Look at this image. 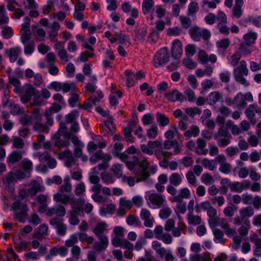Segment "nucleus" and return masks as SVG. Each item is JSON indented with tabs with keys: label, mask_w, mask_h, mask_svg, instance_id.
<instances>
[{
	"label": "nucleus",
	"mask_w": 261,
	"mask_h": 261,
	"mask_svg": "<svg viewBox=\"0 0 261 261\" xmlns=\"http://www.w3.org/2000/svg\"><path fill=\"white\" fill-rule=\"evenodd\" d=\"M126 166L129 170L134 169V173L137 177L136 181L137 182L145 181L148 178L150 174H154L156 168L154 166H149V163L146 159L139 162V168L136 169V163L132 161H127L126 162Z\"/></svg>",
	"instance_id": "1"
},
{
	"label": "nucleus",
	"mask_w": 261,
	"mask_h": 261,
	"mask_svg": "<svg viewBox=\"0 0 261 261\" xmlns=\"http://www.w3.org/2000/svg\"><path fill=\"white\" fill-rule=\"evenodd\" d=\"M248 74L247 63L245 61H241L238 65L234 68L233 75L236 81L245 87H248L249 83L244 77Z\"/></svg>",
	"instance_id": "2"
},
{
	"label": "nucleus",
	"mask_w": 261,
	"mask_h": 261,
	"mask_svg": "<svg viewBox=\"0 0 261 261\" xmlns=\"http://www.w3.org/2000/svg\"><path fill=\"white\" fill-rule=\"evenodd\" d=\"M254 214V208L248 206L242 208L239 211V215L237 216L233 220V223L236 225H248L250 223L249 218Z\"/></svg>",
	"instance_id": "3"
},
{
	"label": "nucleus",
	"mask_w": 261,
	"mask_h": 261,
	"mask_svg": "<svg viewBox=\"0 0 261 261\" xmlns=\"http://www.w3.org/2000/svg\"><path fill=\"white\" fill-rule=\"evenodd\" d=\"M214 139L218 146L225 147L230 144L232 136L224 126H220L217 132L214 135Z\"/></svg>",
	"instance_id": "4"
},
{
	"label": "nucleus",
	"mask_w": 261,
	"mask_h": 261,
	"mask_svg": "<svg viewBox=\"0 0 261 261\" xmlns=\"http://www.w3.org/2000/svg\"><path fill=\"white\" fill-rule=\"evenodd\" d=\"M12 207L14 213V218L21 222H24L28 217V205L16 201L12 204Z\"/></svg>",
	"instance_id": "5"
},
{
	"label": "nucleus",
	"mask_w": 261,
	"mask_h": 261,
	"mask_svg": "<svg viewBox=\"0 0 261 261\" xmlns=\"http://www.w3.org/2000/svg\"><path fill=\"white\" fill-rule=\"evenodd\" d=\"M170 55L167 47L160 49L153 58V65L155 67H159L166 64L169 60Z\"/></svg>",
	"instance_id": "6"
},
{
	"label": "nucleus",
	"mask_w": 261,
	"mask_h": 261,
	"mask_svg": "<svg viewBox=\"0 0 261 261\" xmlns=\"http://www.w3.org/2000/svg\"><path fill=\"white\" fill-rule=\"evenodd\" d=\"M31 19L29 17L24 18V22L22 24V28L20 31V40L23 44L30 41L32 34L30 29Z\"/></svg>",
	"instance_id": "7"
},
{
	"label": "nucleus",
	"mask_w": 261,
	"mask_h": 261,
	"mask_svg": "<svg viewBox=\"0 0 261 261\" xmlns=\"http://www.w3.org/2000/svg\"><path fill=\"white\" fill-rule=\"evenodd\" d=\"M216 20L218 23L217 28L219 32L224 35H228L229 34V28L227 26V18L226 15L222 11H219L216 16Z\"/></svg>",
	"instance_id": "8"
},
{
	"label": "nucleus",
	"mask_w": 261,
	"mask_h": 261,
	"mask_svg": "<svg viewBox=\"0 0 261 261\" xmlns=\"http://www.w3.org/2000/svg\"><path fill=\"white\" fill-rule=\"evenodd\" d=\"M162 141L159 140H156L153 141H148L147 145H141V149L143 153L151 155L153 154L155 150L159 149L162 148Z\"/></svg>",
	"instance_id": "9"
},
{
	"label": "nucleus",
	"mask_w": 261,
	"mask_h": 261,
	"mask_svg": "<svg viewBox=\"0 0 261 261\" xmlns=\"http://www.w3.org/2000/svg\"><path fill=\"white\" fill-rule=\"evenodd\" d=\"M85 203V200L83 198H75L74 197H70L68 204L71 205V210L69 211L80 213L83 212Z\"/></svg>",
	"instance_id": "10"
},
{
	"label": "nucleus",
	"mask_w": 261,
	"mask_h": 261,
	"mask_svg": "<svg viewBox=\"0 0 261 261\" xmlns=\"http://www.w3.org/2000/svg\"><path fill=\"white\" fill-rule=\"evenodd\" d=\"M148 199L152 205L160 208L166 203L164 197L158 193H152L148 195Z\"/></svg>",
	"instance_id": "11"
},
{
	"label": "nucleus",
	"mask_w": 261,
	"mask_h": 261,
	"mask_svg": "<svg viewBox=\"0 0 261 261\" xmlns=\"http://www.w3.org/2000/svg\"><path fill=\"white\" fill-rule=\"evenodd\" d=\"M34 156L38 158L41 162H46L47 165L49 168H55L57 166L56 160L52 158L47 152H44L42 153L37 152L34 154Z\"/></svg>",
	"instance_id": "12"
},
{
	"label": "nucleus",
	"mask_w": 261,
	"mask_h": 261,
	"mask_svg": "<svg viewBox=\"0 0 261 261\" xmlns=\"http://www.w3.org/2000/svg\"><path fill=\"white\" fill-rule=\"evenodd\" d=\"M66 213V208L62 204H59L53 207L48 208L45 213L47 217H52L56 215L57 217H64Z\"/></svg>",
	"instance_id": "13"
},
{
	"label": "nucleus",
	"mask_w": 261,
	"mask_h": 261,
	"mask_svg": "<svg viewBox=\"0 0 261 261\" xmlns=\"http://www.w3.org/2000/svg\"><path fill=\"white\" fill-rule=\"evenodd\" d=\"M216 161L220 164L219 170L223 173L228 174L231 171V165L226 162V158L223 154H219L216 158Z\"/></svg>",
	"instance_id": "14"
},
{
	"label": "nucleus",
	"mask_w": 261,
	"mask_h": 261,
	"mask_svg": "<svg viewBox=\"0 0 261 261\" xmlns=\"http://www.w3.org/2000/svg\"><path fill=\"white\" fill-rule=\"evenodd\" d=\"M20 53L21 49L18 46L13 47L4 50L5 56L8 58L11 63H14L16 61Z\"/></svg>",
	"instance_id": "15"
},
{
	"label": "nucleus",
	"mask_w": 261,
	"mask_h": 261,
	"mask_svg": "<svg viewBox=\"0 0 261 261\" xmlns=\"http://www.w3.org/2000/svg\"><path fill=\"white\" fill-rule=\"evenodd\" d=\"M61 130L57 132L53 137L54 145L59 149L68 147L70 142L68 139H63L61 136Z\"/></svg>",
	"instance_id": "16"
},
{
	"label": "nucleus",
	"mask_w": 261,
	"mask_h": 261,
	"mask_svg": "<svg viewBox=\"0 0 261 261\" xmlns=\"http://www.w3.org/2000/svg\"><path fill=\"white\" fill-rule=\"evenodd\" d=\"M208 103L211 106H214L217 102L224 101L223 94L219 91H214L209 93L207 97Z\"/></svg>",
	"instance_id": "17"
},
{
	"label": "nucleus",
	"mask_w": 261,
	"mask_h": 261,
	"mask_svg": "<svg viewBox=\"0 0 261 261\" xmlns=\"http://www.w3.org/2000/svg\"><path fill=\"white\" fill-rule=\"evenodd\" d=\"M165 97L171 102L182 101L184 99L183 94L176 89L168 91L165 93Z\"/></svg>",
	"instance_id": "18"
},
{
	"label": "nucleus",
	"mask_w": 261,
	"mask_h": 261,
	"mask_svg": "<svg viewBox=\"0 0 261 261\" xmlns=\"http://www.w3.org/2000/svg\"><path fill=\"white\" fill-rule=\"evenodd\" d=\"M206 140L203 138H199L196 141L195 153L198 155H206L208 153V149H205Z\"/></svg>",
	"instance_id": "19"
},
{
	"label": "nucleus",
	"mask_w": 261,
	"mask_h": 261,
	"mask_svg": "<svg viewBox=\"0 0 261 261\" xmlns=\"http://www.w3.org/2000/svg\"><path fill=\"white\" fill-rule=\"evenodd\" d=\"M108 225L105 222H98L92 229L93 233L97 237H107L104 232L107 230Z\"/></svg>",
	"instance_id": "20"
},
{
	"label": "nucleus",
	"mask_w": 261,
	"mask_h": 261,
	"mask_svg": "<svg viewBox=\"0 0 261 261\" xmlns=\"http://www.w3.org/2000/svg\"><path fill=\"white\" fill-rule=\"evenodd\" d=\"M98 238L99 241L94 243L92 245V248L93 249L98 252H101L106 250L107 248L109 245V240L107 237H103Z\"/></svg>",
	"instance_id": "21"
},
{
	"label": "nucleus",
	"mask_w": 261,
	"mask_h": 261,
	"mask_svg": "<svg viewBox=\"0 0 261 261\" xmlns=\"http://www.w3.org/2000/svg\"><path fill=\"white\" fill-rule=\"evenodd\" d=\"M140 218L144 221V225L148 227H151L153 224V218L151 217V213L146 208L141 210Z\"/></svg>",
	"instance_id": "22"
},
{
	"label": "nucleus",
	"mask_w": 261,
	"mask_h": 261,
	"mask_svg": "<svg viewBox=\"0 0 261 261\" xmlns=\"http://www.w3.org/2000/svg\"><path fill=\"white\" fill-rule=\"evenodd\" d=\"M171 53L173 57L177 58L182 54V45L178 39L174 40L172 44Z\"/></svg>",
	"instance_id": "23"
},
{
	"label": "nucleus",
	"mask_w": 261,
	"mask_h": 261,
	"mask_svg": "<svg viewBox=\"0 0 261 261\" xmlns=\"http://www.w3.org/2000/svg\"><path fill=\"white\" fill-rule=\"evenodd\" d=\"M44 190V186L36 180H33L30 183V188L28 189L29 194L31 196H35L38 192H42Z\"/></svg>",
	"instance_id": "24"
},
{
	"label": "nucleus",
	"mask_w": 261,
	"mask_h": 261,
	"mask_svg": "<svg viewBox=\"0 0 261 261\" xmlns=\"http://www.w3.org/2000/svg\"><path fill=\"white\" fill-rule=\"evenodd\" d=\"M112 158L110 154H103L101 150H99L93 154L89 159L91 163L95 164L99 160H102L105 161H109Z\"/></svg>",
	"instance_id": "25"
},
{
	"label": "nucleus",
	"mask_w": 261,
	"mask_h": 261,
	"mask_svg": "<svg viewBox=\"0 0 261 261\" xmlns=\"http://www.w3.org/2000/svg\"><path fill=\"white\" fill-rule=\"evenodd\" d=\"M243 5V0H235L234 6L232 10V15L234 18L239 19L243 15L242 7Z\"/></svg>",
	"instance_id": "26"
},
{
	"label": "nucleus",
	"mask_w": 261,
	"mask_h": 261,
	"mask_svg": "<svg viewBox=\"0 0 261 261\" xmlns=\"http://www.w3.org/2000/svg\"><path fill=\"white\" fill-rule=\"evenodd\" d=\"M191 193L189 189L187 188H183L180 189L178 195L170 199L171 201H180L183 199H188L190 197Z\"/></svg>",
	"instance_id": "27"
},
{
	"label": "nucleus",
	"mask_w": 261,
	"mask_h": 261,
	"mask_svg": "<svg viewBox=\"0 0 261 261\" xmlns=\"http://www.w3.org/2000/svg\"><path fill=\"white\" fill-rule=\"evenodd\" d=\"M256 108V104L250 105L245 110V114L248 119L249 120L250 123L252 124H255L257 122V120L255 118V113L254 112V108Z\"/></svg>",
	"instance_id": "28"
},
{
	"label": "nucleus",
	"mask_w": 261,
	"mask_h": 261,
	"mask_svg": "<svg viewBox=\"0 0 261 261\" xmlns=\"http://www.w3.org/2000/svg\"><path fill=\"white\" fill-rule=\"evenodd\" d=\"M63 192H59L53 195L54 201L56 203L60 202L63 204H67L69 202L70 196L65 195Z\"/></svg>",
	"instance_id": "29"
},
{
	"label": "nucleus",
	"mask_w": 261,
	"mask_h": 261,
	"mask_svg": "<svg viewBox=\"0 0 261 261\" xmlns=\"http://www.w3.org/2000/svg\"><path fill=\"white\" fill-rule=\"evenodd\" d=\"M24 153L23 151H14L7 158V162L9 163L14 164L19 162L22 158V154Z\"/></svg>",
	"instance_id": "30"
},
{
	"label": "nucleus",
	"mask_w": 261,
	"mask_h": 261,
	"mask_svg": "<svg viewBox=\"0 0 261 261\" xmlns=\"http://www.w3.org/2000/svg\"><path fill=\"white\" fill-rule=\"evenodd\" d=\"M35 89L32 86L27 88L24 93L21 96V101L23 103H26L31 100L32 96L35 94Z\"/></svg>",
	"instance_id": "31"
},
{
	"label": "nucleus",
	"mask_w": 261,
	"mask_h": 261,
	"mask_svg": "<svg viewBox=\"0 0 261 261\" xmlns=\"http://www.w3.org/2000/svg\"><path fill=\"white\" fill-rule=\"evenodd\" d=\"M200 133L199 128L196 125H192L189 129L186 130L184 133V136L187 139H189L191 137H197Z\"/></svg>",
	"instance_id": "32"
},
{
	"label": "nucleus",
	"mask_w": 261,
	"mask_h": 261,
	"mask_svg": "<svg viewBox=\"0 0 261 261\" xmlns=\"http://www.w3.org/2000/svg\"><path fill=\"white\" fill-rule=\"evenodd\" d=\"M214 241L216 243L224 244L226 240L224 238V232L220 229L215 228L213 230Z\"/></svg>",
	"instance_id": "33"
},
{
	"label": "nucleus",
	"mask_w": 261,
	"mask_h": 261,
	"mask_svg": "<svg viewBox=\"0 0 261 261\" xmlns=\"http://www.w3.org/2000/svg\"><path fill=\"white\" fill-rule=\"evenodd\" d=\"M257 37V33L253 32H249L245 34L243 36L245 44L248 46L254 44Z\"/></svg>",
	"instance_id": "34"
},
{
	"label": "nucleus",
	"mask_w": 261,
	"mask_h": 261,
	"mask_svg": "<svg viewBox=\"0 0 261 261\" xmlns=\"http://www.w3.org/2000/svg\"><path fill=\"white\" fill-rule=\"evenodd\" d=\"M201 28L198 26L191 28L189 30V34L194 41H200V33Z\"/></svg>",
	"instance_id": "35"
},
{
	"label": "nucleus",
	"mask_w": 261,
	"mask_h": 261,
	"mask_svg": "<svg viewBox=\"0 0 261 261\" xmlns=\"http://www.w3.org/2000/svg\"><path fill=\"white\" fill-rule=\"evenodd\" d=\"M170 184L177 187L181 184L182 180V176L178 173L171 174L169 178Z\"/></svg>",
	"instance_id": "36"
},
{
	"label": "nucleus",
	"mask_w": 261,
	"mask_h": 261,
	"mask_svg": "<svg viewBox=\"0 0 261 261\" xmlns=\"http://www.w3.org/2000/svg\"><path fill=\"white\" fill-rule=\"evenodd\" d=\"M72 185L69 176H66L63 180V184L59 187V191L61 192L69 193L71 191Z\"/></svg>",
	"instance_id": "37"
},
{
	"label": "nucleus",
	"mask_w": 261,
	"mask_h": 261,
	"mask_svg": "<svg viewBox=\"0 0 261 261\" xmlns=\"http://www.w3.org/2000/svg\"><path fill=\"white\" fill-rule=\"evenodd\" d=\"M152 248L161 257H163L166 254V250L157 241H154L152 242Z\"/></svg>",
	"instance_id": "38"
},
{
	"label": "nucleus",
	"mask_w": 261,
	"mask_h": 261,
	"mask_svg": "<svg viewBox=\"0 0 261 261\" xmlns=\"http://www.w3.org/2000/svg\"><path fill=\"white\" fill-rule=\"evenodd\" d=\"M186 229V225L183 222L178 223L177 227H174L171 230L172 234L174 237H179L182 232H184Z\"/></svg>",
	"instance_id": "39"
},
{
	"label": "nucleus",
	"mask_w": 261,
	"mask_h": 261,
	"mask_svg": "<svg viewBox=\"0 0 261 261\" xmlns=\"http://www.w3.org/2000/svg\"><path fill=\"white\" fill-rule=\"evenodd\" d=\"M188 223L190 225H197L201 224V218L199 216L193 213H188L187 215Z\"/></svg>",
	"instance_id": "40"
},
{
	"label": "nucleus",
	"mask_w": 261,
	"mask_h": 261,
	"mask_svg": "<svg viewBox=\"0 0 261 261\" xmlns=\"http://www.w3.org/2000/svg\"><path fill=\"white\" fill-rule=\"evenodd\" d=\"M232 182H231L228 178H224L220 181L221 187L220 190L223 194H226L228 191V189H230Z\"/></svg>",
	"instance_id": "41"
},
{
	"label": "nucleus",
	"mask_w": 261,
	"mask_h": 261,
	"mask_svg": "<svg viewBox=\"0 0 261 261\" xmlns=\"http://www.w3.org/2000/svg\"><path fill=\"white\" fill-rule=\"evenodd\" d=\"M154 6L153 0H143L142 3V12L145 15L148 14Z\"/></svg>",
	"instance_id": "42"
},
{
	"label": "nucleus",
	"mask_w": 261,
	"mask_h": 261,
	"mask_svg": "<svg viewBox=\"0 0 261 261\" xmlns=\"http://www.w3.org/2000/svg\"><path fill=\"white\" fill-rule=\"evenodd\" d=\"M156 119L160 126L162 127H165L169 124V119L165 115L161 113H156Z\"/></svg>",
	"instance_id": "43"
},
{
	"label": "nucleus",
	"mask_w": 261,
	"mask_h": 261,
	"mask_svg": "<svg viewBox=\"0 0 261 261\" xmlns=\"http://www.w3.org/2000/svg\"><path fill=\"white\" fill-rule=\"evenodd\" d=\"M199 10V5L196 2H191L188 7L187 14L188 16H192L195 15Z\"/></svg>",
	"instance_id": "44"
},
{
	"label": "nucleus",
	"mask_w": 261,
	"mask_h": 261,
	"mask_svg": "<svg viewBox=\"0 0 261 261\" xmlns=\"http://www.w3.org/2000/svg\"><path fill=\"white\" fill-rule=\"evenodd\" d=\"M190 259L191 261H212L208 253H204L202 254H196L191 255Z\"/></svg>",
	"instance_id": "45"
},
{
	"label": "nucleus",
	"mask_w": 261,
	"mask_h": 261,
	"mask_svg": "<svg viewBox=\"0 0 261 261\" xmlns=\"http://www.w3.org/2000/svg\"><path fill=\"white\" fill-rule=\"evenodd\" d=\"M69 223L71 225H76L79 224L80 219L77 216L80 215V213L68 211Z\"/></svg>",
	"instance_id": "46"
},
{
	"label": "nucleus",
	"mask_w": 261,
	"mask_h": 261,
	"mask_svg": "<svg viewBox=\"0 0 261 261\" xmlns=\"http://www.w3.org/2000/svg\"><path fill=\"white\" fill-rule=\"evenodd\" d=\"M16 181L15 174L13 172L8 173L3 178V183L8 187Z\"/></svg>",
	"instance_id": "47"
},
{
	"label": "nucleus",
	"mask_w": 261,
	"mask_h": 261,
	"mask_svg": "<svg viewBox=\"0 0 261 261\" xmlns=\"http://www.w3.org/2000/svg\"><path fill=\"white\" fill-rule=\"evenodd\" d=\"M33 96L34 97L30 102L31 106L32 107L40 106L42 103L43 100L40 95L39 92L35 90V93Z\"/></svg>",
	"instance_id": "48"
},
{
	"label": "nucleus",
	"mask_w": 261,
	"mask_h": 261,
	"mask_svg": "<svg viewBox=\"0 0 261 261\" xmlns=\"http://www.w3.org/2000/svg\"><path fill=\"white\" fill-rule=\"evenodd\" d=\"M158 127L156 124H153L147 130V136L149 139H155L158 134Z\"/></svg>",
	"instance_id": "49"
},
{
	"label": "nucleus",
	"mask_w": 261,
	"mask_h": 261,
	"mask_svg": "<svg viewBox=\"0 0 261 261\" xmlns=\"http://www.w3.org/2000/svg\"><path fill=\"white\" fill-rule=\"evenodd\" d=\"M175 134H178L177 127L175 125H171L170 129L165 133V137L168 140H171L174 137Z\"/></svg>",
	"instance_id": "50"
},
{
	"label": "nucleus",
	"mask_w": 261,
	"mask_h": 261,
	"mask_svg": "<svg viewBox=\"0 0 261 261\" xmlns=\"http://www.w3.org/2000/svg\"><path fill=\"white\" fill-rule=\"evenodd\" d=\"M79 240L81 242H86L87 244H92L94 242V238L91 236H88L87 234L84 232H80L78 234Z\"/></svg>",
	"instance_id": "51"
},
{
	"label": "nucleus",
	"mask_w": 261,
	"mask_h": 261,
	"mask_svg": "<svg viewBox=\"0 0 261 261\" xmlns=\"http://www.w3.org/2000/svg\"><path fill=\"white\" fill-rule=\"evenodd\" d=\"M234 103L239 107H245L247 105L244 94L242 93H238L234 97Z\"/></svg>",
	"instance_id": "52"
},
{
	"label": "nucleus",
	"mask_w": 261,
	"mask_h": 261,
	"mask_svg": "<svg viewBox=\"0 0 261 261\" xmlns=\"http://www.w3.org/2000/svg\"><path fill=\"white\" fill-rule=\"evenodd\" d=\"M47 231L48 227L47 225L42 224L39 226L37 233L35 234V237L38 239H41L47 234Z\"/></svg>",
	"instance_id": "53"
},
{
	"label": "nucleus",
	"mask_w": 261,
	"mask_h": 261,
	"mask_svg": "<svg viewBox=\"0 0 261 261\" xmlns=\"http://www.w3.org/2000/svg\"><path fill=\"white\" fill-rule=\"evenodd\" d=\"M102 181L106 184H112L114 183V179L113 176L107 172H102L100 175Z\"/></svg>",
	"instance_id": "54"
},
{
	"label": "nucleus",
	"mask_w": 261,
	"mask_h": 261,
	"mask_svg": "<svg viewBox=\"0 0 261 261\" xmlns=\"http://www.w3.org/2000/svg\"><path fill=\"white\" fill-rule=\"evenodd\" d=\"M122 166L120 164H114L112 166L111 170L113 172L114 175L117 177H120L122 175Z\"/></svg>",
	"instance_id": "55"
},
{
	"label": "nucleus",
	"mask_w": 261,
	"mask_h": 261,
	"mask_svg": "<svg viewBox=\"0 0 261 261\" xmlns=\"http://www.w3.org/2000/svg\"><path fill=\"white\" fill-rule=\"evenodd\" d=\"M32 121L38 122L41 120V115L40 114V109L37 108L34 109L31 112V115H30Z\"/></svg>",
	"instance_id": "56"
},
{
	"label": "nucleus",
	"mask_w": 261,
	"mask_h": 261,
	"mask_svg": "<svg viewBox=\"0 0 261 261\" xmlns=\"http://www.w3.org/2000/svg\"><path fill=\"white\" fill-rule=\"evenodd\" d=\"M119 206L127 210H130L133 206V202L132 200L126 199L125 198H121L119 202Z\"/></svg>",
	"instance_id": "57"
},
{
	"label": "nucleus",
	"mask_w": 261,
	"mask_h": 261,
	"mask_svg": "<svg viewBox=\"0 0 261 261\" xmlns=\"http://www.w3.org/2000/svg\"><path fill=\"white\" fill-rule=\"evenodd\" d=\"M186 177L190 185L194 186H196L197 185V179L193 171H189L187 172L186 174Z\"/></svg>",
	"instance_id": "58"
},
{
	"label": "nucleus",
	"mask_w": 261,
	"mask_h": 261,
	"mask_svg": "<svg viewBox=\"0 0 261 261\" xmlns=\"http://www.w3.org/2000/svg\"><path fill=\"white\" fill-rule=\"evenodd\" d=\"M172 211L169 207H165L160 210L159 216L162 219H167L171 214Z\"/></svg>",
	"instance_id": "59"
},
{
	"label": "nucleus",
	"mask_w": 261,
	"mask_h": 261,
	"mask_svg": "<svg viewBox=\"0 0 261 261\" xmlns=\"http://www.w3.org/2000/svg\"><path fill=\"white\" fill-rule=\"evenodd\" d=\"M109 161H103V163L99 164L96 167L92 169L93 173L98 174V171L106 170L109 167Z\"/></svg>",
	"instance_id": "60"
},
{
	"label": "nucleus",
	"mask_w": 261,
	"mask_h": 261,
	"mask_svg": "<svg viewBox=\"0 0 261 261\" xmlns=\"http://www.w3.org/2000/svg\"><path fill=\"white\" fill-rule=\"evenodd\" d=\"M33 129L42 133H48L49 128L45 124L36 122L33 126Z\"/></svg>",
	"instance_id": "61"
},
{
	"label": "nucleus",
	"mask_w": 261,
	"mask_h": 261,
	"mask_svg": "<svg viewBox=\"0 0 261 261\" xmlns=\"http://www.w3.org/2000/svg\"><path fill=\"white\" fill-rule=\"evenodd\" d=\"M237 210V207L234 206H227L223 210L224 215L227 217H232Z\"/></svg>",
	"instance_id": "62"
},
{
	"label": "nucleus",
	"mask_w": 261,
	"mask_h": 261,
	"mask_svg": "<svg viewBox=\"0 0 261 261\" xmlns=\"http://www.w3.org/2000/svg\"><path fill=\"white\" fill-rule=\"evenodd\" d=\"M24 45V53L25 55H31L33 53L35 48V43L33 41H29Z\"/></svg>",
	"instance_id": "63"
},
{
	"label": "nucleus",
	"mask_w": 261,
	"mask_h": 261,
	"mask_svg": "<svg viewBox=\"0 0 261 261\" xmlns=\"http://www.w3.org/2000/svg\"><path fill=\"white\" fill-rule=\"evenodd\" d=\"M201 180L205 185H210L214 181L213 176L207 173H204L202 175Z\"/></svg>",
	"instance_id": "64"
}]
</instances>
